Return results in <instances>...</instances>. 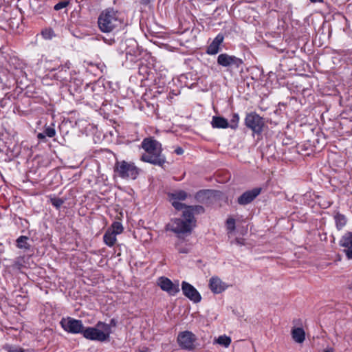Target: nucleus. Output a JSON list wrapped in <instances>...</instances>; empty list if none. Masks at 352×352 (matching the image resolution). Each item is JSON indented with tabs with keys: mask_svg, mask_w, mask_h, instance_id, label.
<instances>
[{
	"mask_svg": "<svg viewBox=\"0 0 352 352\" xmlns=\"http://www.w3.org/2000/svg\"><path fill=\"white\" fill-rule=\"evenodd\" d=\"M141 147L145 153L140 157V160L153 165L163 167L166 163V157L162 154V144L153 137L143 139Z\"/></svg>",
	"mask_w": 352,
	"mask_h": 352,
	"instance_id": "nucleus-1",
	"label": "nucleus"
},
{
	"mask_svg": "<svg viewBox=\"0 0 352 352\" xmlns=\"http://www.w3.org/2000/svg\"><path fill=\"white\" fill-rule=\"evenodd\" d=\"M120 16V12L112 8L102 10L98 18L99 30L104 33L112 32L122 23Z\"/></svg>",
	"mask_w": 352,
	"mask_h": 352,
	"instance_id": "nucleus-2",
	"label": "nucleus"
},
{
	"mask_svg": "<svg viewBox=\"0 0 352 352\" xmlns=\"http://www.w3.org/2000/svg\"><path fill=\"white\" fill-rule=\"evenodd\" d=\"M111 333L110 325L102 322H98L96 327H87L83 331V336L88 340L99 342L109 340Z\"/></svg>",
	"mask_w": 352,
	"mask_h": 352,
	"instance_id": "nucleus-3",
	"label": "nucleus"
},
{
	"mask_svg": "<svg viewBox=\"0 0 352 352\" xmlns=\"http://www.w3.org/2000/svg\"><path fill=\"white\" fill-rule=\"evenodd\" d=\"M114 171L122 179H135L140 170L134 163L122 160L116 162L114 166Z\"/></svg>",
	"mask_w": 352,
	"mask_h": 352,
	"instance_id": "nucleus-4",
	"label": "nucleus"
},
{
	"mask_svg": "<svg viewBox=\"0 0 352 352\" xmlns=\"http://www.w3.org/2000/svg\"><path fill=\"white\" fill-rule=\"evenodd\" d=\"M197 337L189 331L180 332L177 338V343L182 349L193 351L197 348Z\"/></svg>",
	"mask_w": 352,
	"mask_h": 352,
	"instance_id": "nucleus-5",
	"label": "nucleus"
},
{
	"mask_svg": "<svg viewBox=\"0 0 352 352\" xmlns=\"http://www.w3.org/2000/svg\"><path fill=\"white\" fill-rule=\"evenodd\" d=\"M245 124L254 133L261 134L265 123L262 117L255 112H251L246 115Z\"/></svg>",
	"mask_w": 352,
	"mask_h": 352,
	"instance_id": "nucleus-6",
	"label": "nucleus"
},
{
	"mask_svg": "<svg viewBox=\"0 0 352 352\" xmlns=\"http://www.w3.org/2000/svg\"><path fill=\"white\" fill-rule=\"evenodd\" d=\"M62 328L67 332L77 334H83L85 329L82 320L71 317L63 318L60 322Z\"/></svg>",
	"mask_w": 352,
	"mask_h": 352,
	"instance_id": "nucleus-7",
	"label": "nucleus"
},
{
	"mask_svg": "<svg viewBox=\"0 0 352 352\" xmlns=\"http://www.w3.org/2000/svg\"><path fill=\"white\" fill-rule=\"evenodd\" d=\"M217 64L224 67L239 68L243 64L242 59L228 54H221L217 57Z\"/></svg>",
	"mask_w": 352,
	"mask_h": 352,
	"instance_id": "nucleus-8",
	"label": "nucleus"
},
{
	"mask_svg": "<svg viewBox=\"0 0 352 352\" xmlns=\"http://www.w3.org/2000/svg\"><path fill=\"white\" fill-rule=\"evenodd\" d=\"M195 225H190L188 222L182 219H174L167 226L168 229L177 234H184L190 232L192 227Z\"/></svg>",
	"mask_w": 352,
	"mask_h": 352,
	"instance_id": "nucleus-9",
	"label": "nucleus"
},
{
	"mask_svg": "<svg viewBox=\"0 0 352 352\" xmlns=\"http://www.w3.org/2000/svg\"><path fill=\"white\" fill-rule=\"evenodd\" d=\"M157 285L169 295L175 296L179 292V283H173L169 278L161 276L157 280Z\"/></svg>",
	"mask_w": 352,
	"mask_h": 352,
	"instance_id": "nucleus-10",
	"label": "nucleus"
},
{
	"mask_svg": "<svg viewBox=\"0 0 352 352\" xmlns=\"http://www.w3.org/2000/svg\"><path fill=\"white\" fill-rule=\"evenodd\" d=\"M182 289L185 296L194 302H199L201 300V295L198 291L190 283L183 281L182 283Z\"/></svg>",
	"mask_w": 352,
	"mask_h": 352,
	"instance_id": "nucleus-11",
	"label": "nucleus"
},
{
	"mask_svg": "<svg viewBox=\"0 0 352 352\" xmlns=\"http://www.w3.org/2000/svg\"><path fill=\"white\" fill-rule=\"evenodd\" d=\"M261 192V188H254L252 190H247L238 197L237 203L241 206L249 204L260 195Z\"/></svg>",
	"mask_w": 352,
	"mask_h": 352,
	"instance_id": "nucleus-12",
	"label": "nucleus"
},
{
	"mask_svg": "<svg viewBox=\"0 0 352 352\" xmlns=\"http://www.w3.org/2000/svg\"><path fill=\"white\" fill-rule=\"evenodd\" d=\"M339 244L342 247L348 259H352V232H347L340 240Z\"/></svg>",
	"mask_w": 352,
	"mask_h": 352,
	"instance_id": "nucleus-13",
	"label": "nucleus"
},
{
	"mask_svg": "<svg viewBox=\"0 0 352 352\" xmlns=\"http://www.w3.org/2000/svg\"><path fill=\"white\" fill-rule=\"evenodd\" d=\"M209 287L214 294H221L227 289L228 285L219 277L212 276L209 281Z\"/></svg>",
	"mask_w": 352,
	"mask_h": 352,
	"instance_id": "nucleus-14",
	"label": "nucleus"
},
{
	"mask_svg": "<svg viewBox=\"0 0 352 352\" xmlns=\"http://www.w3.org/2000/svg\"><path fill=\"white\" fill-rule=\"evenodd\" d=\"M224 40V36L222 34H219L213 39L212 43L208 46L206 49V54L209 55L217 54L220 50V45L222 44Z\"/></svg>",
	"mask_w": 352,
	"mask_h": 352,
	"instance_id": "nucleus-15",
	"label": "nucleus"
},
{
	"mask_svg": "<svg viewBox=\"0 0 352 352\" xmlns=\"http://www.w3.org/2000/svg\"><path fill=\"white\" fill-rule=\"evenodd\" d=\"M122 44L126 46L124 51L126 56L129 54L132 56L135 54L138 43L134 39H127Z\"/></svg>",
	"mask_w": 352,
	"mask_h": 352,
	"instance_id": "nucleus-16",
	"label": "nucleus"
},
{
	"mask_svg": "<svg viewBox=\"0 0 352 352\" xmlns=\"http://www.w3.org/2000/svg\"><path fill=\"white\" fill-rule=\"evenodd\" d=\"M213 128L226 129L229 126V122L227 119L221 116H214L212 120Z\"/></svg>",
	"mask_w": 352,
	"mask_h": 352,
	"instance_id": "nucleus-17",
	"label": "nucleus"
},
{
	"mask_svg": "<svg viewBox=\"0 0 352 352\" xmlns=\"http://www.w3.org/2000/svg\"><path fill=\"white\" fill-rule=\"evenodd\" d=\"M336 228L338 230H342L346 224L347 219L345 215L340 213L339 212H336L333 216Z\"/></svg>",
	"mask_w": 352,
	"mask_h": 352,
	"instance_id": "nucleus-18",
	"label": "nucleus"
},
{
	"mask_svg": "<svg viewBox=\"0 0 352 352\" xmlns=\"http://www.w3.org/2000/svg\"><path fill=\"white\" fill-rule=\"evenodd\" d=\"M103 241L107 245L112 247L116 241V234L108 229L103 236Z\"/></svg>",
	"mask_w": 352,
	"mask_h": 352,
	"instance_id": "nucleus-19",
	"label": "nucleus"
},
{
	"mask_svg": "<svg viewBox=\"0 0 352 352\" xmlns=\"http://www.w3.org/2000/svg\"><path fill=\"white\" fill-rule=\"evenodd\" d=\"M293 339L298 343H302L305 339V333L302 328H295L292 331Z\"/></svg>",
	"mask_w": 352,
	"mask_h": 352,
	"instance_id": "nucleus-20",
	"label": "nucleus"
},
{
	"mask_svg": "<svg viewBox=\"0 0 352 352\" xmlns=\"http://www.w3.org/2000/svg\"><path fill=\"white\" fill-rule=\"evenodd\" d=\"M183 217L184 218V221L190 223V225H195V219L194 217L193 212L190 210V207L186 206L185 210L183 211Z\"/></svg>",
	"mask_w": 352,
	"mask_h": 352,
	"instance_id": "nucleus-21",
	"label": "nucleus"
},
{
	"mask_svg": "<svg viewBox=\"0 0 352 352\" xmlns=\"http://www.w3.org/2000/svg\"><path fill=\"white\" fill-rule=\"evenodd\" d=\"M188 197V194L184 190H180L169 194L171 200L184 201Z\"/></svg>",
	"mask_w": 352,
	"mask_h": 352,
	"instance_id": "nucleus-22",
	"label": "nucleus"
},
{
	"mask_svg": "<svg viewBox=\"0 0 352 352\" xmlns=\"http://www.w3.org/2000/svg\"><path fill=\"white\" fill-rule=\"evenodd\" d=\"M28 238L25 236H21L16 239V246L20 249L28 250L30 245L28 243Z\"/></svg>",
	"mask_w": 352,
	"mask_h": 352,
	"instance_id": "nucleus-23",
	"label": "nucleus"
},
{
	"mask_svg": "<svg viewBox=\"0 0 352 352\" xmlns=\"http://www.w3.org/2000/svg\"><path fill=\"white\" fill-rule=\"evenodd\" d=\"M217 342L223 346L228 347L231 343V339L226 335L220 336L217 339Z\"/></svg>",
	"mask_w": 352,
	"mask_h": 352,
	"instance_id": "nucleus-24",
	"label": "nucleus"
},
{
	"mask_svg": "<svg viewBox=\"0 0 352 352\" xmlns=\"http://www.w3.org/2000/svg\"><path fill=\"white\" fill-rule=\"evenodd\" d=\"M115 234H119L123 231V226L120 222L115 221L112 223L111 227L109 228Z\"/></svg>",
	"mask_w": 352,
	"mask_h": 352,
	"instance_id": "nucleus-25",
	"label": "nucleus"
},
{
	"mask_svg": "<svg viewBox=\"0 0 352 352\" xmlns=\"http://www.w3.org/2000/svg\"><path fill=\"white\" fill-rule=\"evenodd\" d=\"M3 349L8 352H24L21 347L16 345L6 344L3 346Z\"/></svg>",
	"mask_w": 352,
	"mask_h": 352,
	"instance_id": "nucleus-26",
	"label": "nucleus"
},
{
	"mask_svg": "<svg viewBox=\"0 0 352 352\" xmlns=\"http://www.w3.org/2000/svg\"><path fill=\"white\" fill-rule=\"evenodd\" d=\"M239 122V116L238 113H234L230 120L229 126L232 129H236L238 127Z\"/></svg>",
	"mask_w": 352,
	"mask_h": 352,
	"instance_id": "nucleus-27",
	"label": "nucleus"
},
{
	"mask_svg": "<svg viewBox=\"0 0 352 352\" xmlns=\"http://www.w3.org/2000/svg\"><path fill=\"white\" fill-rule=\"evenodd\" d=\"M41 34L45 39H51L54 36V31L51 28H46L42 30Z\"/></svg>",
	"mask_w": 352,
	"mask_h": 352,
	"instance_id": "nucleus-28",
	"label": "nucleus"
},
{
	"mask_svg": "<svg viewBox=\"0 0 352 352\" xmlns=\"http://www.w3.org/2000/svg\"><path fill=\"white\" fill-rule=\"evenodd\" d=\"M176 248L179 253L181 254H188L190 252V248L186 244L183 245L182 243H178L176 245Z\"/></svg>",
	"mask_w": 352,
	"mask_h": 352,
	"instance_id": "nucleus-29",
	"label": "nucleus"
},
{
	"mask_svg": "<svg viewBox=\"0 0 352 352\" xmlns=\"http://www.w3.org/2000/svg\"><path fill=\"white\" fill-rule=\"evenodd\" d=\"M50 202L57 209L59 208L64 203L63 199H61L60 198H56V197L51 198Z\"/></svg>",
	"mask_w": 352,
	"mask_h": 352,
	"instance_id": "nucleus-30",
	"label": "nucleus"
},
{
	"mask_svg": "<svg viewBox=\"0 0 352 352\" xmlns=\"http://www.w3.org/2000/svg\"><path fill=\"white\" fill-rule=\"evenodd\" d=\"M190 210L193 212V214H201L204 212V208L201 206H189Z\"/></svg>",
	"mask_w": 352,
	"mask_h": 352,
	"instance_id": "nucleus-31",
	"label": "nucleus"
},
{
	"mask_svg": "<svg viewBox=\"0 0 352 352\" xmlns=\"http://www.w3.org/2000/svg\"><path fill=\"white\" fill-rule=\"evenodd\" d=\"M172 205L177 210H182L186 208V205L179 202V201L172 200Z\"/></svg>",
	"mask_w": 352,
	"mask_h": 352,
	"instance_id": "nucleus-32",
	"label": "nucleus"
},
{
	"mask_svg": "<svg viewBox=\"0 0 352 352\" xmlns=\"http://www.w3.org/2000/svg\"><path fill=\"white\" fill-rule=\"evenodd\" d=\"M69 4V1H59L58 3H56L54 7V9L56 11L58 10H60L63 8H66Z\"/></svg>",
	"mask_w": 352,
	"mask_h": 352,
	"instance_id": "nucleus-33",
	"label": "nucleus"
},
{
	"mask_svg": "<svg viewBox=\"0 0 352 352\" xmlns=\"http://www.w3.org/2000/svg\"><path fill=\"white\" fill-rule=\"evenodd\" d=\"M43 131L45 135L49 138H53L56 135V131L53 127L47 126Z\"/></svg>",
	"mask_w": 352,
	"mask_h": 352,
	"instance_id": "nucleus-34",
	"label": "nucleus"
},
{
	"mask_svg": "<svg viewBox=\"0 0 352 352\" xmlns=\"http://www.w3.org/2000/svg\"><path fill=\"white\" fill-rule=\"evenodd\" d=\"M228 229L230 231L235 230V220L233 218H229L226 221Z\"/></svg>",
	"mask_w": 352,
	"mask_h": 352,
	"instance_id": "nucleus-35",
	"label": "nucleus"
},
{
	"mask_svg": "<svg viewBox=\"0 0 352 352\" xmlns=\"http://www.w3.org/2000/svg\"><path fill=\"white\" fill-rule=\"evenodd\" d=\"M103 41H104V43H106L109 45H112L113 43H115V39L113 38H103Z\"/></svg>",
	"mask_w": 352,
	"mask_h": 352,
	"instance_id": "nucleus-36",
	"label": "nucleus"
},
{
	"mask_svg": "<svg viewBox=\"0 0 352 352\" xmlns=\"http://www.w3.org/2000/svg\"><path fill=\"white\" fill-rule=\"evenodd\" d=\"M10 96H12V95H8V94H6L5 98L1 99V107H3L4 105L7 104L6 102H5V104H3V102H4V101L6 100V98H8V99L10 100Z\"/></svg>",
	"mask_w": 352,
	"mask_h": 352,
	"instance_id": "nucleus-37",
	"label": "nucleus"
},
{
	"mask_svg": "<svg viewBox=\"0 0 352 352\" xmlns=\"http://www.w3.org/2000/svg\"><path fill=\"white\" fill-rule=\"evenodd\" d=\"M175 153L177 154V155H182L184 153V149L182 148V147H177L175 150Z\"/></svg>",
	"mask_w": 352,
	"mask_h": 352,
	"instance_id": "nucleus-38",
	"label": "nucleus"
},
{
	"mask_svg": "<svg viewBox=\"0 0 352 352\" xmlns=\"http://www.w3.org/2000/svg\"><path fill=\"white\" fill-rule=\"evenodd\" d=\"M110 325V328L111 327H116V324H117V321L116 319L114 318H112L111 320H110V323L109 324Z\"/></svg>",
	"mask_w": 352,
	"mask_h": 352,
	"instance_id": "nucleus-39",
	"label": "nucleus"
},
{
	"mask_svg": "<svg viewBox=\"0 0 352 352\" xmlns=\"http://www.w3.org/2000/svg\"><path fill=\"white\" fill-rule=\"evenodd\" d=\"M46 137L44 131L43 133H40L37 135V138L39 139V140H43Z\"/></svg>",
	"mask_w": 352,
	"mask_h": 352,
	"instance_id": "nucleus-40",
	"label": "nucleus"
},
{
	"mask_svg": "<svg viewBox=\"0 0 352 352\" xmlns=\"http://www.w3.org/2000/svg\"><path fill=\"white\" fill-rule=\"evenodd\" d=\"M204 193H205V192L203 191V190H200V191L197 192L196 195H195V198L197 199H199V197L201 195H203Z\"/></svg>",
	"mask_w": 352,
	"mask_h": 352,
	"instance_id": "nucleus-41",
	"label": "nucleus"
},
{
	"mask_svg": "<svg viewBox=\"0 0 352 352\" xmlns=\"http://www.w3.org/2000/svg\"><path fill=\"white\" fill-rule=\"evenodd\" d=\"M151 0H140V3L143 5H147L150 3Z\"/></svg>",
	"mask_w": 352,
	"mask_h": 352,
	"instance_id": "nucleus-42",
	"label": "nucleus"
},
{
	"mask_svg": "<svg viewBox=\"0 0 352 352\" xmlns=\"http://www.w3.org/2000/svg\"><path fill=\"white\" fill-rule=\"evenodd\" d=\"M323 352H333V349L332 348H328V349L324 350Z\"/></svg>",
	"mask_w": 352,
	"mask_h": 352,
	"instance_id": "nucleus-43",
	"label": "nucleus"
},
{
	"mask_svg": "<svg viewBox=\"0 0 352 352\" xmlns=\"http://www.w3.org/2000/svg\"><path fill=\"white\" fill-rule=\"evenodd\" d=\"M139 352H150V351L148 348H145L143 350L140 351Z\"/></svg>",
	"mask_w": 352,
	"mask_h": 352,
	"instance_id": "nucleus-44",
	"label": "nucleus"
},
{
	"mask_svg": "<svg viewBox=\"0 0 352 352\" xmlns=\"http://www.w3.org/2000/svg\"><path fill=\"white\" fill-rule=\"evenodd\" d=\"M312 3L322 2L323 0H310Z\"/></svg>",
	"mask_w": 352,
	"mask_h": 352,
	"instance_id": "nucleus-45",
	"label": "nucleus"
}]
</instances>
